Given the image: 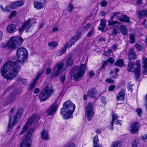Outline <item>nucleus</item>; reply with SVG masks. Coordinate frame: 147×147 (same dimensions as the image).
Returning a JSON list of instances; mask_svg holds the SVG:
<instances>
[{"instance_id": "obj_1", "label": "nucleus", "mask_w": 147, "mask_h": 147, "mask_svg": "<svg viewBox=\"0 0 147 147\" xmlns=\"http://www.w3.org/2000/svg\"><path fill=\"white\" fill-rule=\"evenodd\" d=\"M16 55L18 61L7 62L1 69L2 76L7 79L11 80L16 76L20 68L19 62H25L28 57V51L25 48L20 47L17 49Z\"/></svg>"}, {"instance_id": "obj_2", "label": "nucleus", "mask_w": 147, "mask_h": 147, "mask_svg": "<svg viewBox=\"0 0 147 147\" xmlns=\"http://www.w3.org/2000/svg\"><path fill=\"white\" fill-rule=\"evenodd\" d=\"M75 108V105L71 101L68 100L64 102L60 111L63 118L65 120L72 118Z\"/></svg>"}, {"instance_id": "obj_3", "label": "nucleus", "mask_w": 147, "mask_h": 147, "mask_svg": "<svg viewBox=\"0 0 147 147\" xmlns=\"http://www.w3.org/2000/svg\"><path fill=\"white\" fill-rule=\"evenodd\" d=\"M23 41V40L22 38L19 36L13 37L9 40L6 45L3 44L1 47L11 51L20 46Z\"/></svg>"}, {"instance_id": "obj_4", "label": "nucleus", "mask_w": 147, "mask_h": 147, "mask_svg": "<svg viewBox=\"0 0 147 147\" xmlns=\"http://www.w3.org/2000/svg\"><path fill=\"white\" fill-rule=\"evenodd\" d=\"M86 64H82L80 66H74L71 71L73 74L71 75L73 76L74 79L76 80L82 77L84 75L86 69Z\"/></svg>"}, {"instance_id": "obj_5", "label": "nucleus", "mask_w": 147, "mask_h": 147, "mask_svg": "<svg viewBox=\"0 0 147 147\" xmlns=\"http://www.w3.org/2000/svg\"><path fill=\"white\" fill-rule=\"evenodd\" d=\"M136 67L134 66V63L131 61H129L127 68V70L129 72L135 71L134 74L135 79L136 81L140 78V74L141 69L140 61H137L136 62Z\"/></svg>"}, {"instance_id": "obj_6", "label": "nucleus", "mask_w": 147, "mask_h": 147, "mask_svg": "<svg viewBox=\"0 0 147 147\" xmlns=\"http://www.w3.org/2000/svg\"><path fill=\"white\" fill-rule=\"evenodd\" d=\"M54 90L50 85H48L45 87L39 95L40 101H45L53 93Z\"/></svg>"}, {"instance_id": "obj_7", "label": "nucleus", "mask_w": 147, "mask_h": 147, "mask_svg": "<svg viewBox=\"0 0 147 147\" xmlns=\"http://www.w3.org/2000/svg\"><path fill=\"white\" fill-rule=\"evenodd\" d=\"M22 111L21 109H19L15 114L13 116L12 118L10 116H9V122L8 125L9 131H11L13 126L17 123L20 119Z\"/></svg>"}, {"instance_id": "obj_8", "label": "nucleus", "mask_w": 147, "mask_h": 147, "mask_svg": "<svg viewBox=\"0 0 147 147\" xmlns=\"http://www.w3.org/2000/svg\"><path fill=\"white\" fill-rule=\"evenodd\" d=\"M94 106L93 104L90 102L88 103V105L85 108V117L89 121H91L94 115Z\"/></svg>"}, {"instance_id": "obj_9", "label": "nucleus", "mask_w": 147, "mask_h": 147, "mask_svg": "<svg viewBox=\"0 0 147 147\" xmlns=\"http://www.w3.org/2000/svg\"><path fill=\"white\" fill-rule=\"evenodd\" d=\"M24 3V1L23 0H20L13 2L9 5L5 7L4 9L5 11L9 12L10 9H16L18 7L22 6Z\"/></svg>"}, {"instance_id": "obj_10", "label": "nucleus", "mask_w": 147, "mask_h": 147, "mask_svg": "<svg viewBox=\"0 0 147 147\" xmlns=\"http://www.w3.org/2000/svg\"><path fill=\"white\" fill-rule=\"evenodd\" d=\"M34 129L33 128H31L29 129L27 132V136H26V139L22 141L20 145V147H30V140H27V136L29 135H31Z\"/></svg>"}, {"instance_id": "obj_11", "label": "nucleus", "mask_w": 147, "mask_h": 147, "mask_svg": "<svg viewBox=\"0 0 147 147\" xmlns=\"http://www.w3.org/2000/svg\"><path fill=\"white\" fill-rule=\"evenodd\" d=\"M38 116L37 114H35L33 115L30 117L28 120L26 125L23 127L22 130L20 133V135H22L24 133L25 131L27 130L28 127L33 122L34 120L36 119Z\"/></svg>"}, {"instance_id": "obj_12", "label": "nucleus", "mask_w": 147, "mask_h": 147, "mask_svg": "<svg viewBox=\"0 0 147 147\" xmlns=\"http://www.w3.org/2000/svg\"><path fill=\"white\" fill-rule=\"evenodd\" d=\"M63 63L61 62L55 67L53 69V71L52 74L53 77L54 76H57L60 73L61 71L63 68Z\"/></svg>"}, {"instance_id": "obj_13", "label": "nucleus", "mask_w": 147, "mask_h": 147, "mask_svg": "<svg viewBox=\"0 0 147 147\" xmlns=\"http://www.w3.org/2000/svg\"><path fill=\"white\" fill-rule=\"evenodd\" d=\"M58 107V104L57 102H55L49 109L47 111V113L49 115H52L56 112Z\"/></svg>"}, {"instance_id": "obj_14", "label": "nucleus", "mask_w": 147, "mask_h": 147, "mask_svg": "<svg viewBox=\"0 0 147 147\" xmlns=\"http://www.w3.org/2000/svg\"><path fill=\"white\" fill-rule=\"evenodd\" d=\"M118 117L117 116V114H112V121L110 122V125L108 126L109 129L111 130H113V123L115 124H120V126L121 125V124L119 122L121 121V120H119L117 119Z\"/></svg>"}, {"instance_id": "obj_15", "label": "nucleus", "mask_w": 147, "mask_h": 147, "mask_svg": "<svg viewBox=\"0 0 147 147\" xmlns=\"http://www.w3.org/2000/svg\"><path fill=\"white\" fill-rule=\"evenodd\" d=\"M87 94L88 96L93 98L97 99L99 96L94 88L89 89L87 92Z\"/></svg>"}, {"instance_id": "obj_16", "label": "nucleus", "mask_w": 147, "mask_h": 147, "mask_svg": "<svg viewBox=\"0 0 147 147\" xmlns=\"http://www.w3.org/2000/svg\"><path fill=\"white\" fill-rule=\"evenodd\" d=\"M140 127V123L138 122H134L130 126V131L133 133H136L138 131Z\"/></svg>"}, {"instance_id": "obj_17", "label": "nucleus", "mask_w": 147, "mask_h": 147, "mask_svg": "<svg viewBox=\"0 0 147 147\" xmlns=\"http://www.w3.org/2000/svg\"><path fill=\"white\" fill-rule=\"evenodd\" d=\"M128 58L130 59H136V53L133 48H131L129 50Z\"/></svg>"}, {"instance_id": "obj_18", "label": "nucleus", "mask_w": 147, "mask_h": 147, "mask_svg": "<svg viewBox=\"0 0 147 147\" xmlns=\"http://www.w3.org/2000/svg\"><path fill=\"white\" fill-rule=\"evenodd\" d=\"M42 73V71L41 70L39 71V72L38 73L37 75V76L36 78L34 80L33 82L30 84V86L29 87V90H31L34 88L35 85L36 84V81L38 80V79L41 76Z\"/></svg>"}, {"instance_id": "obj_19", "label": "nucleus", "mask_w": 147, "mask_h": 147, "mask_svg": "<svg viewBox=\"0 0 147 147\" xmlns=\"http://www.w3.org/2000/svg\"><path fill=\"white\" fill-rule=\"evenodd\" d=\"M72 56L73 54L72 53H70L68 55L66 61V67H70L73 65V60L72 58Z\"/></svg>"}, {"instance_id": "obj_20", "label": "nucleus", "mask_w": 147, "mask_h": 147, "mask_svg": "<svg viewBox=\"0 0 147 147\" xmlns=\"http://www.w3.org/2000/svg\"><path fill=\"white\" fill-rule=\"evenodd\" d=\"M125 92L123 89H121V91L119 92L117 96V101L123 100L124 98Z\"/></svg>"}, {"instance_id": "obj_21", "label": "nucleus", "mask_w": 147, "mask_h": 147, "mask_svg": "<svg viewBox=\"0 0 147 147\" xmlns=\"http://www.w3.org/2000/svg\"><path fill=\"white\" fill-rule=\"evenodd\" d=\"M117 19L122 22H128L129 21V18L124 15H122L121 16L118 17Z\"/></svg>"}, {"instance_id": "obj_22", "label": "nucleus", "mask_w": 147, "mask_h": 147, "mask_svg": "<svg viewBox=\"0 0 147 147\" xmlns=\"http://www.w3.org/2000/svg\"><path fill=\"white\" fill-rule=\"evenodd\" d=\"M106 20L105 19H102L98 27L99 30L103 31L104 28L106 27Z\"/></svg>"}, {"instance_id": "obj_23", "label": "nucleus", "mask_w": 147, "mask_h": 147, "mask_svg": "<svg viewBox=\"0 0 147 147\" xmlns=\"http://www.w3.org/2000/svg\"><path fill=\"white\" fill-rule=\"evenodd\" d=\"M16 28V26L14 25L10 24L7 27L6 29L7 32L11 33L14 31Z\"/></svg>"}, {"instance_id": "obj_24", "label": "nucleus", "mask_w": 147, "mask_h": 147, "mask_svg": "<svg viewBox=\"0 0 147 147\" xmlns=\"http://www.w3.org/2000/svg\"><path fill=\"white\" fill-rule=\"evenodd\" d=\"M119 31L122 34L126 35L127 34V29L126 26L124 25H122L119 28Z\"/></svg>"}, {"instance_id": "obj_25", "label": "nucleus", "mask_w": 147, "mask_h": 147, "mask_svg": "<svg viewBox=\"0 0 147 147\" xmlns=\"http://www.w3.org/2000/svg\"><path fill=\"white\" fill-rule=\"evenodd\" d=\"M123 143L122 142L118 140L113 142L111 147H122Z\"/></svg>"}, {"instance_id": "obj_26", "label": "nucleus", "mask_w": 147, "mask_h": 147, "mask_svg": "<svg viewBox=\"0 0 147 147\" xmlns=\"http://www.w3.org/2000/svg\"><path fill=\"white\" fill-rule=\"evenodd\" d=\"M34 7L37 9H39L42 8L44 6L43 3L41 2L35 1L34 2Z\"/></svg>"}, {"instance_id": "obj_27", "label": "nucleus", "mask_w": 147, "mask_h": 147, "mask_svg": "<svg viewBox=\"0 0 147 147\" xmlns=\"http://www.w3.org/2000/svg\"><path fill=\"white\" fill-rule=\"evenodd\" d=\"M41 137L42 139L45 140H47L49 139L48 133L45 130H43L41 133Z\"/></svg>"}, {"instance_id": "obj_28", "label": "nucleus", "mask_w": 147, "mask_h": 147, "mask_svg": "<svg viewBox=\"0 0 147 147\" xmlns=\"http://www.w3.org/2000/svg\"><path fill=\"white\" fill-rule=\"evenodd\" d=\"M31 20L30 19L28 20V21L25 22L22 26L25 28H26V32H28V30L30 28L31 26V25L30 23V21Z\"/></svg>"}, {"instance_id": "obj_29", "label": "nucleus", "mask_w": 147, "mask_h": 147, "mask_svg": "<svg viewBox=\"0 0 147 147\" xmlns=\"http://www.w3.org/2000/svg\"><path fill=\"white\" fill-rule=\"evenodd\" d=\"M80 35L79 34L74 35L70 40L73 44H74L80 38Z\"/></svg>"}, {"instance_id": "obj_30", "label": "nucleus", "mask_w": 147, "mask_h": 147, "mask_svg": "<svg viewBox=\"0 0 147 147\" xmlns=\"http://www.w3.org/2000/svg\"><path fill=\"white\" fill-rule=\"evenodd\" d=\"M58 42L56 41H52L48 44L49 48L51 49L55 48L58 45Z\"/></svg>"}, {"instance_id": "obj_31", "label": "nucleus", "mask_w": 147, "mask_h": 147, "mask_svg": "<svg viewBox=\"0 0 147 147\" xmlns=\"http://www.w3.org/2000/svg\"><path fill=\"white\" fill-rule=\"evenodd\" d=\"M138 14L140 18L147 16V10H142L138 12Z\"/></svg>"}, {"instance_id": "obj_32", "label": "nucleus", "mask_w": 147, "mask_h": 147, "mask_svg": "<svg viewBox=\"0 0 147 147\" xmlns=\"http://www.w3.org/2000/svg\"><path fill=\"white\" fill-rule=\"evenodd\" d=\"M124 62L122 59H119L116 61L115 64L117 66L122 67L123 65Z\"/></svg>"}, {"instance_id": "obj_33", "label": "nucleus", "mask_w": 147, "mask_h": 147, "mask_svg": "<svg viewBox=\"0 0 147 147\" xmlns=\"http://www.w3.org/2000/svg\"><path fill=\"white\" fill-rule=\"evenodd\" d=\"M130 42L132 44L135 42V37L133 34H131L129 36Z\"/></svg>"}, {"instance_id": "obj_34", "label": "nucleus", "mask_w": 147, "mask_h": 147, "mask_svg": "<svg viewBox=\"0 0 147 147\" xmlns=\"http://www.w3.org/2000/svg\"><path fill=\"white\" fill-rule=\"evenodd\" d=\"M119 26L118 25L115 26V27L113 28V30L112 32V35L114 36L117 33V30L119 27Z\"/></svg>"}, {"instance_id": "obj_35", "label": "nucleus", "mask_w": 147, "mask_h": 147, "mask_svg": "<svg viewBox=\"0 0 147 147\" xmlns=\"http://www.w3.org/2000/svg\"><path fill=\"white\" fill-rule=\"evenodd\" d=\"M66 49L64 47H63L61 51L57 53V55L58 56H60L64 54L66 52Z\"/></svg>"}, {"instance_id": "obj_36", "label": "nucleus", "mask_w": 147, "mask_h": 147, "mask_svg": "<svg viewBox=\"0 0 147 147\" xmlns=\"http://www.w3.org/2000/svg\"><path fill=\"white\" fill-rule=\"evenodd\" d=\"M110 76L111 78H113L115 79H116L117 78L118 75L116 73H114V71H111L110 74Z\"/></svg>"}, {"instance_id": "obj_37", "label": "nucleus", "mask_w": 147, "mask_h": 147, "mask_svg": "<svg viewBox=\"0 0 147 147\" xmlns=\"http://www.w3.org/2000/svg\"><path fill=\"white\" fill-rule=\"evenodd\" d=\"M134 84H131V82H129L127 85V88L129 91H130V92H131L132 91L133 86Z\"/></svg>"}, {"instance_id": "obj_38", "label": "nucleus", "mask_w": 147, "mask_h": 147, "mask_svg": "<svg viewBox=\"0 0 147 147\" xmlns=\"http://www.w3.org/2000/svg\"><path fill=\"white\" fill-rule=\"evenodd\" d=\"M138 144V141L137 140L135 139L131 142V147H137Z\"/></svg>"}, {"instance_id": "obj_39", "label": "nucleus", "mask_w": 147, "mask_h": 147, "mask_svg": "<svg viewBox=\"0 0 147 147\" xmlns=\"http://www.w3.org/2000/svg\"><path fill=\"white\" fill-rule=\"evenodd\" d=\"M73 44H74L73 43H72L71 41L70 40L65 45L64 47L65 49H67V47H71Z\"/></svg>"}, {"instance_id": "obj_40", "label": "nucleus", "mask_w": 147, "mask_h": 147, "mask_svg": "<svg viewBox=\"0 0 147 147\" xmlns=\"http://www.w3.org/2000/svg\"><path fill=\"white\" fill-rule=\"evenodd\" d=\"M94 32V29L93 27H92L91 29V30L90 31H89L87 35V36L88 37H90L93 34Z\"/></svg>"}, {"instance_id": "obj_41", "label": "nucleus", "mask_w": 147, "mask_h": 147, "mask_svg": "<svg viewBox=\"0 0 147 147\" xmlns=\"http://www.w3.org/2000/svg\"><path fill=\"white\" fill-rule=\"evenodd\" d=\"M17 11H12L10 15L9 16L8 18L9 19H11L13 17L15 16L17 14Z\"/></svg>"}, {"instance_id": "obj_42", "label": "nucleus", "mask_w": 147, "mask_h": 147, "mask_svg": "<svg viewBox=\"0 0 147 147\" xmlns=\"http://www.w3.org/2000/svg\"><path fill=\"white\" fill-rule=\"evenodd\" d=\"M74 8L73 5L71 4V3H69L68 5V11L69 12H71Z\"/></svg>"}, {"instance_id": "obj_43", "label": "nucleus", "mask_w": 147, "mask_h": 147, "mask_svg": "<svg viewBox=\"0 0 147 147\" xmlns=\"http://www.w3.org/2000/svg\"><path fill=\"white\" fill-rule=\"evenodd\" d=\"M16 94L14 93H12L11 94L10 96L9 97V99H10V102H13L14 100V99Z\"/></svg>"}, {"instance_id": "obj_44", "label": "nucleus", "mask_w": 147, "mask_h": 147, "mask_svg": "<svg viewBox=\"0 0 147 147\" xmlns=\"http://www.w3.org/2000/svg\"><path fill=\"white\" fill-rule=\"evenodd\" d=\"M98 139L97 136H95L94 138L93 145L99 144L98 143Z\"/></svg>"}, {"instance_id": "obj_45", "label": "nucleus", "mask_w": 147, "mask_h": 147, "mask_svg": "<svg viewBox=\"0 0 147 147\" xmlns=\"http://www.w3.org/2000/svg\"><path fill=\"white\" fill-rule=\"evenodd\" d=\"M142 63L143 67H147V58L143 57L142 59Z\"/></svg>"}, {"instance_id": "obj_46", "label": "nucleus", "mask_w": 147, "mask_h": 147, "mask_svg": "<svg viewBox=\"0 0 147 147\" xmlns=\"http://www.w3.org/2000/svg\"><path fill=\"white\" fill-rule=\"evenodd\" d=\"M116 24H119L120 23H119L117 21H109L108 22V24L109 25V26H113L115 25Z\"/></svg>"}, {"instance_id": "obj_47", "label": "nucleus", "mask_w": 147, "mask_h": 147, "mask_svg": "<svg viewBox=\"0 0 147 147\" xmlns=\"http://www.w3.org/2000/svg\"><path fill=\"white\" fill-rule=\"evenodd\" d=\"M120 13V12L119 11L113 13V15L111 17V20H112L116 16H117V17H118V15Z\"/></svg>"}, {"instance_id": "obj_48", "label": "nucleus", "mask_w": 147, "mask_h": 147, "mask_svg": "<svg viewBox=\"0 0 147 147\" xmlns=\"http://www.w3.org/2000/svg\"><path fill=\"white\" fill-rule=\"evenodd\" d=\"M91 25L89 23L87 24V25L83 27V29L86 31H87L91 26Z\"/></svg>"}, {"instance_id": "obj_49", "label": "nucleus", "mask_w": 147, "mask_h": 147, "mask_svg": "<svg viewBox=\"0 0 147 147\" xmlns=\"http://www.w3.org/2000/svg\"><path fill=\"white\" fill-rule=\"evenodd\" d=\"M136 111L138 116L139 117H140L142 112V109L140 108H139L136 110Z\"/></svg>"}, {"instance_id": "obj_50", "label": "nucleus", "mask_w": 147, "mask_h": 147, "mask_svg": "<svg viewBox=\"0 0 147 147\" xmlns=\"http://www.w3.org/2000/svg\"><path fill=\"white\" fill-rule=\"evenodd\" d=\"M107 61L108 62L111 63V64L113 63L115 61L114 59L111 57L108 58L107 59Z\"/></svg>"}, {"instance_id": "obj_51", "label": "nucleus", "mask_w": 147, "mask_h": 147, "mask_svg": "<svg viewBox=\"0 0 147 147\" xmlns=\"http://www.w3.org/2000/svg\"><path fill=\"white\" fill-rule=\"evenodd\" d=\"M107 2L105 0H103L101 3L100 5L102 7H104L107 5Z\"/></svg>"}, {"instance_id": "obj_52", "label": "nucleus", "mask_w": 147, "mask_h": 147, "mask_svg": "<svg viewBox=\"0 0 147 147\" xmlns=\"http://www.w3.org/2000/svg\"><path fill=\"white\" fill-rule=\"evenodd\" d=\"M24 28L22 25V26L18 30V31L19 33L21 34L24 30Z\"/></svg>"}, {"instance_id": "obj_53", "label": "nucleus", "mask_w": 147, "mask_h": 147, "mask_svg": "<svg viewBox=\"0 0 147 147\" xmlns=\"http://www.w3.org/2000/svg\"><path fill=\"white\" fill-rule=\"evenodd\" d=\"M135 47L138 49L139 51H140L142 49V47L139 44H136L135 45Z\"/></svg>"}, {"instance_id": "obj_54", "label": "nucleus", "mask_w": 147, "mask_h": 147, "mask_svg": "<svg viewBox=\"0 0 147 147\" xmlns=\"http://www.w3.org/2000/svg\"><path fill=\"white\" fill-rule=\"evenodd\" d=\"M65 79V76L64 75L62 76L60 78V80L61 82L63 84V83L64 80Z\"/></svg>"}, {"instance_id": "obj_55", "label": "nucleus", "mask_w": 147, "mask_h": 147, "mask_svg": "<svg viewBox=\"0 0 147 147\" xmlns=\"http://www.w3.org/2000/svg\"><path fill=\"white\" fill-rule=\"evenodd\" d=\"M76 145L74 143L69 144L67 146H65V147H76Z\"/></svg>"}, {"instance_id": "obj_56", "label": "nucleus", "mask_w": 147, "mask_h": 147, "mask_svg": "<svg viewBox=\"0 0 147 147\" xmlns=\"http://www.w3.org/2000/svg\"><path fill=\"white\" fill-rule=\"evenodd\" d=\"M115 88V85H113L109 86V91H112Z\"/></svg>"}, {"instance_id": "obj_57", "label": "nucleus", "mask_w": 147, "mask_h": 147, "mask_svg": "<svg viewBox=\"0 0 147 147\" xmlns=\"http://www.w3.org/2000/svg\"><path fill=\"white\" fill-rule=\"evenodd\" d=\"M101 101L102 103H103L104 104H105L106 103V98L105 97L102 96L100 98Z\"/></svg>"}, {"instance_id": "obj_58", "label": "nucleus", "mask_w": 147, "mask_h": 147, "mask_svg": "<svg viewBox=\"0 0 147 147\" xmlns=\"http://www.w3.org/2000/svg\"><path fill=\"white\" fill-rule=\"evenodd\" d=\"M143 72L144 74L146 75L147 73V67H143Z\"/></svg>"}, {"instance_id": "obj_59", "label": "nucleus", "mask_w": 147, "mask_h": 147, "mask_svg": "<svg viewBox=\"0 0 147 147\" xmlns=\"http://www.w3.org/2000/svg\"><path fill=\"white\" fill-rule=\"evenodd\" d=\"M108 61H107V60L106 61H105L103 64H102V66L101 67V69H103V68H104V67L105 66H106L107 65V64H108Z\"/></svg>"}, {"instance_id": "obj_60", "label": "nucleus", "mask_w": 147, "mask_h": 147, "mask_svg": "<svg viewBox=\"0 0 147 147\" xmlns=\"http://www.w3.org/2000/svg\"><path fill=\"white\" fill-rule=\"evenodd\" d=\"M22 83L23 85L24 86H26L27 84V80L26 79H24L22 80Z\"/></svg>"}, {"instance_id": "obj_61", "label": "nucleus", "mask_w": 147, "mask_h": 147, "mask_svg": "<svg viewBox=\"0 0 147 147\" xmlns=\"http://www.w3.org/2000/svg\"><path fill=\"white\" fill-rule=\"evenodd\" d=\"M88 75L89 77L90 78H91L94 75V74L93 73L92 71H91L89 73Z\"/></svg>"}, {"instance_id": "obj_62", "label": "nucleus", "mask_w": 147, "mask_h": 147, "mask_svg": "<svg viewBox=\"0 0 147 147\" xmlns=\"http://www.w3.org/2000/svg\"><path fill=\"white\" fill-rule=\"evenodd\" d=\"M106 82L108 83H113L114 81L113 80L110 79H107L106 80Z\"/></svg>"}, {"instance_id": "obj_63", "label": "nucleus", "mask_w": 147, "mask_h": 147, "mask_svg": "<svg viewBox=\"0 0 147 147\" xmlns=\"http://www.w3.org/2000/svg\"><path fill=\"white\" fill-rule=\"evenodd\" d=\"M142 138L143 140L145 141L147 140V134H144L142 136Z\"/></svg>"}, {"instance_id": "obj_64", "label": "nucleus", "mask_w": 147, "mask_h": 147, "mask_svg": "<svg viewBox=\"0 0 147 147\" xmlns=\"http://www.w3.org/2000/svg\"><path fill=\"white\" fill-rule=\"evenodd\" d=\"M111 51L110 50H108V51L105 53V55L106 56H109L110 55V53H111Z\"/></svg>"}]
</instances>
